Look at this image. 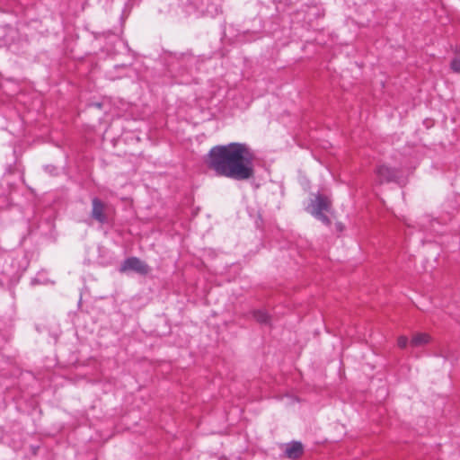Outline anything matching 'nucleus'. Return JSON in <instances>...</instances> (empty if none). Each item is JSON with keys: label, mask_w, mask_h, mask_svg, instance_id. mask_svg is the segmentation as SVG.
Masks as SVG:
<instances>
[{"label": "nucleus", "mask_w": 460, "mask_h": 460, "mask_svg": "<svg viewBox=\"0 0 460 460\" xmlns=\"http://www.w3.org/2000/svg\"><path fill=\"white\" fill-rule=\"evenodd\" d=\"M255 155L245 143L231 142L213 146L205 157V164L217 176L234 181L254 177Z\"/></svg>", "instance_id": "1"}, {"label": "nucleus", "mask_w": 460, "mask_h": 460, "mask_svg": "<svg viewBox=\"0 0 460 460\" xmlns=\"http://www.w3.org/2000/svg\"><path fill=\"white\" fill-rule=\"evenodd\" d=\"M331 200L323 195L317 194L315 199L311 201L309 206L310 213L318 220L322 221L325 225H330L331 220L324 215V211H329L331 208Z\"/></svg>", "instance_id": "2"}, {"label": "nucleus", "mask_w": 460, "mask_h": 460, "mask_svg": "<svg viewBox=\"0 0 460 460\" xmlns=\"http://www.w3.org/2000/svg\"><path fill=\"white\" fill-rule=\"evenodd\" d=\"M376 182L378 184L396 182L402 176L401 170L395 167H390L386 164H380L375 170Z\"/></svg>", "instance_id": "3"}, {"label": "nucleus", "mask_w": 460, "mask_h": 460, "mask_svg": "<svg viewBox=\"0 0 460 460\" xmlns=\"http://www.w3.org/2000/svg\"><path fill=\"white\" fill-rule=\"evenodd\" d=\"M128 270H132L141 275H146L150 269L149 266L139 258L129 257L123 261L119 269L120 272Z\"/></svg>", "instance_id": "4"}, {"label": "nucleus", "mask_w": 460, "mask_h": 460, "mask_svg": "<svg viewBox=\"0 0 460 460\" xmlns=\"http://www.w3.org/2000/svg\"><path fill=\"white\" fill-rule=\"evenodd\" d=\"M91 217L102 225L107 222L105 204L96 197L92 199Z\"/></svg>", "instance_id": "5"}, {"label": "nucleus", "mask_w": 460, "mask_h": 460, "mask_svg": "<svg viewBox=\"0 0 460 460\" xmlns=\"http://www.w3.org/2000/svg\"><path fill=\"white\" fill-rule=\"evenodd\" d=\"M304 447L301 442L293 441L287 445L285 454L288 458L296 459L302 456Z\"/></svg>", "instance_id": "6"}, {"label": "nucleus", "mask_w": 460, "mask_h": 460, "mask_svg": "<svg viewBox=\"0 0 460 460\" xmlns=\"http://www.w3.org/2000/svg\"><path fill=\"white\" fill-rule=\"evenodd\" d=\"M430 341V336L425 332H420L413 335L411 344L413 347H420L428 344Z\"/></svg>", "instance_id": "7"}, {"label": "nucleus", "mask_w": 460, "mask_h": 460, "mask_svg": "<svg viewBox=\"0 0 460 460\" xmlns=\"http://www.w3.org/2000/svg\"><path fill=\"white\" fill-rule=\"evenodd\" d=\"M253 316L260 323H268L270 322V315L265 311H255Z\"/></svg>", "instance_id": "8"}, {"label": "nucleus", "mask_w": 460, "mask_h": 460, "mask_svg": "<svg viewBox=\"0 0 460 460\" xmlns=\"http://www.w3.org/2000/svg\"><path fill=\"white\" fill-rule=\"evenodd\" d=\"M450 67L454 72L460 73V57L452 59Z\"/></svg>", "instance_id": "9"}, {"label": "nucleus", "mask_w": 460, "mask_h": 460, "mask_svg": "<svg viewBox=\"0 0 460 460\" xmlns=\"http://www.w3.org/2000/svg\"><path fill=\"white\" fill-rule=\"evenodd\" d=\"M397 344L401 349L406 348L408 344V338L406 336H400L397 340Z\"/></svg>", "instance_id": "10"}, {"label": "nucleus", "mask_w": 460, "mask_h": 460, "mask_svg": "<svg viewBox=\"0 0 460 460\" xmlns=\"http://www.w3.org/2000/svg\"><path fill=\"white\" fill-rule=\"evenodd\" d=\"M4 199V203L3 205L0 206V208H9L10 207V199H9V197L8 196H4L3 197Z\"/></svg>", "instance_id": "11"}, {"label": "nucleus", "mask_w": 460, "mask_h": 460, "mask_svg": "<svg viewBox=\"0 0 460 460\" xmlns=\"http://www.w3.org/2000/svg\"><path fill=\"white\" fill-rule=\"evenodd\" d=\"M95 106L98 107V108H101L102 104L101 103H96Z\"/></svg>", "instance_id": "12"}]
</instances>
